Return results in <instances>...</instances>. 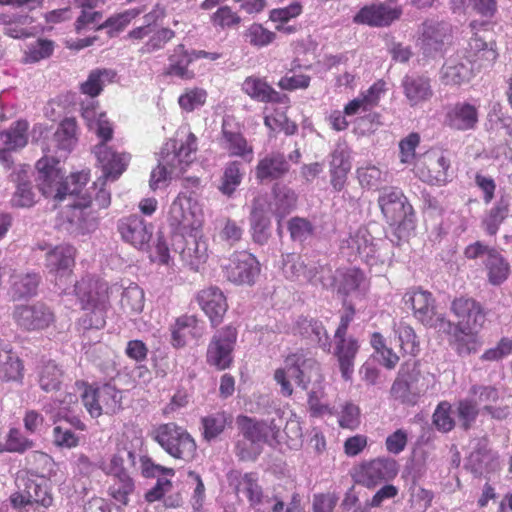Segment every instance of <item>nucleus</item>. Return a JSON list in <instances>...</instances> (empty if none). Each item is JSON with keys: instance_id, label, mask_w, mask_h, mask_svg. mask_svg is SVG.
<instances>
[{"instance_id": "39", "label": "nucleus", "mask_w": 512, "mask_h": 512, "mask_svg": "<svg viewBox=\"0 0 512 512\" xmlns=\"http://www.w3.org/2000/svg\"><path fill=\"white\" fill-rule=\"evenodd\" d=\"M296 332L323 350L330 351L331 343L322 323L312 318L301 317L296 323Z\"/></svg>"}, {"instance_id": "46", "label": "nucleus", "mask_w": 512, "mask_h": 512, "mask_svg": "<svg viewBox=\"0 0 512 512\" xmlns=\"http://www.w3.org/2000/svg\"><path fill=\"white\" fill-rule=\"evenodd\" d=\"M274 204L272 205V214L276 217L284 218L295 207L297 201L296 193L287 186H275L273 189Z\"/></svg>"}, {"instance_id": "21", "label": "nucleus", "mask_w": 512, "mask_h": 512, "mask_svg": "<svg viewBox=\"0 0 512 512\" xmlns=\"http://www.w3.org/2000/svg\"><path fill=\"white\" fill-rule=\"evenodd\" d=\"M236 338L237 331L232 326L217 331L208 346V363L219 370L228 368L232 362V351Z\"/></svg>"}, {"instance_id": "19", "label": "nucleus", "mask_w": 512, "mask_h": 512, "mask_svg": "<svg viewBox=\"0 0 512 512\" xmlns=\"http://www.w3.org/2000/svg\"><path fill=\"white\" fill-rule=\"evenodd\" d=\"M223 269L229 281L251 285L260 274V263L251 253L241 251L234 253Z\"/></svg>"}, {"instance_id": "50", "label": "nucleus", "mask_w": 512, "mask_h": 512, "mask_svg": "<svg viewBox=\"0 0 512 512\" xmlns=\"http://www.w3.org/2000/svg\"><path fill=\"white\" fill-rule=\"evenodd\" d=\"M198 321L193 315H182L171 325L172 344L175 347H182L186 343L188 335L194 336Z\"/></svg>"}, {"instance_id": "31", "label": "nucleus", "mask_w": 512, "mask_h": 512, "mask_svg": "<svg viewBox=\"0 0 512 512\" xmlns=\"http://www.w3.org/2000/svg\"><path fill=\"white\" fill-rule=\"evenodd\" d=\"M24 363L9 344H0V382L22 385Z\"/></svg>"}, {"instance_id": "18", "label": "nucleus", "mask_w": 512, "mask_h": 512, "mask_svg": "<svg viewBox=\"0 0 512 512\" xmlns=\"http://www.w3.org/2000/svg\"><path fill=\"white\" fill-rule=\"evenodd\" d=\"M398 473L394 459L376 458L362 463L355 473L356 482L367 488H373L382 482L392 480Z\"/></svg>"}, {"instance_id": "16", "label": "nucleus", "mask_w": 512, "mask_h": 512, "mask_svg": "<svg viewBox=\"0 0 512 512\" xmlns=\"http://www.w3.org/2000/svg\"><path fill=\"white\" fill-rule=\"evenodd\" d=\"M282 269L285 277L292 281L321 284L323 287L330 285L325 279L330 278V269L309 258L288 254L283 259Z\"/></svg>"}, {"instance_id": "9", "label": "nucleus", "mask_w": 512, "mask_h": 512, "mask_svg": "<svg viewBox=\"0 0 512 512\" xmlns=\"http://www.w3.org/2000/svg\"><path fill=\"white\" fill-rule=\"evenodd\" d=\"M243 439L237 443V454L243 460H254L260 453L264 443L272 444L277 441L281 424L274 419L258 421L247 416H240L237 420Z\"/></svg>"}, {"instance_id": "36", "label": "nucleus", "mask_w": 512, "mask_h": 512, "mask_svg": "<svg viewBox=\"0 0 512 512\" xmlns=\"http://www.w3.org/2000/svg\"><path fill=\"white\" fill-rule=\"evenodd\" d=\"M33 19L28 13H0V24L4 33L12 38H25L34 35Z\"/></svg>"}, {"instance_id": "58", "label": "nucleus", "mask_w": 512, "mask_h": 512, "mask_svg": "<svg viewBox=\"0 0 512 512\" xmlns=\"http://www.w3.org/2000/svg\"><path fill=\"white\" fill-rule=\"evenodd\" d=\"M203 437L207 441L217 438L225 429L227 417L225 413L218 412L203 417L201 420Z\"/></svg>"}, {"instance_id": "60", "label": "nucleus", "mask_w": 512, "mask_h": 512, "mask_svg": "<svg viewBox=\"0 0 512 512\" xmlns=\"http://www.w3.org/2000/svg\"><path fill=\"white\" fill-rule=\"evenodd\" d=\"M207 99V92L198 87L186 89L178 98L180 108L192 112L202 107Z\"/></svg>"}, {"instance_id": "6", "label": "nucleus", "mask_w": 512, "mask_h": 512, "mask_svg": "<svg viewBox=\"0 0 512 512\" xmlns=\"http://www.w3.org/2000/svg\"><path fill=\"white\" fill-rule=\"evenodd\" d=\"M73 293L84 311L80 324L84 329H101L106 324L109 308L108 285L106 282L85 276L77 281Z\"/></svg>"}, {"instance_id": "48", "label": "nucleus", "mask_w": 512, "mask_h": 512, "mask_svg": "<svg viewBox=\"0 0 512 512\" xmlns=\"http://www.w3.org/2000/svg\"><path fill=\"white\" fill-rule=\"evenodd\" d=\"M116 73L110 69H96L90 72L87 80L81 84V91L91 97L98 96L103 87L111 83Z\"/></svg>"}, {"instance_id": "33", "label": "nucleus", "mask_w": 512, "mask_h": 512, "mask_svg": "<svg viewBox=\"0 0 512 512\" xmlns=\"http://www.w3.org/2000/svg\"><path fill=\"white\" fill-rule=\"evenodd\" d=\"M290 165L283 153L273 151L259 160L255 175L261 181H273L282 178L288 173Z\"/></svg>"}, {"instance_id": "54", "label": "nucleus", "mask_w": 512, "mask_h": 512, "mask_svg": "<svg viewBox=\"0 0 512 512\" xmlns=\"http://www.w3.org/2000/svg\"><path fill=\"white\" fill-rule=\"evenodd\" d=\"M371 345L375 350V357L387 369H393L399 361V357L388 348L385 339L380 333H373L371 336Z\"/></svg>"}, {"instance_id": "63", "label": "nucleus", "mask_w": 512, "mask_h": 512, "mask_svg": "<svg viewBox=\"0 0 512 512\" xmlns=\"http://www.w3.org/2000/svg\"><path fill=\"white\" fill-rule=\"evenodd\" d=\"M264 124L271 131H284L287 135H292L297 130L296 124L289 121L284 112L278 110L271 114H266Z\"/></svg>"}, {"instance_id": "28", "label": "nucleus", "mask_w": 512, "mask_h": 512, "mask_svg": "<svg viewBox=\"0 0 512 512\" xmlns=\"http://www.w3.org/2000/svg\"><path fill=\"white\" fill-rule=\"evenodd\" d=\"M478 118V107L469 102L462 101L447 108L445 124L454 130L467 131L476 128Z\"/></svg>"}, {"instance_id": "49", "label": "nucleus", "mask_w": 512, "mask_h": 512, "mask_svg": "<svg viewBox=\"0 0 512 512\" xmlns=\"http://www.w3.org/2000/svg\"><path fill=\"white\" fill-rule=\"evenodd\" d=\"M243 175L244 171L240 162H228L223 170L221 184L219 186L220 192L225 196L231 197L241 184Z\"/></svg>"}, {"instance_id": "59", "label": "nucleus", "mask_w": 512, "mask_h": 512, "mask_svg": "<svg viewBox=\"0 0 512 512\" xmlns=\"http://www.w3.org/2000/svg\"><path fill=\"white\" fill-rule=\"evenodd\" d=\"M451 3L454 11L462 10L467 3V6L471 7L476 13L487 18L493 17L497 11L496 0H452Z\"/></svg>"}, {"instance_id": "8", "label": "nucleus", "mask_w": 512, "mask_h": 512, "mask_svg": "<svg viewBox=\"0 0 512 512\" xmlns=\"http://www.w3.org/2000/svg\"><path fill=\"white\" fill-rule=\"evenodd\" d=\"M320 378L318 362L302 350L287 355L283 366L277 368L273 375V379L280 387V393L284 397H290L293 394L291 379L297 386L306 390L311 381H318Z\"/></svg>"}, {"instance_id": "11", "label": "nucleus", "mask_w": 512, "mask_h": 512, "mask_svg": "<svg viewBox=\"0 0 512 512\" xmlns=\"http://www.w3.org/2000/svg\"><path fill=\"white\" fill-rule=\"evenodd\" d=\"M382 244V239L374 238L367 228L360 227L341 240L340 251L349 261L360 259L372 266L385 260Z\"/></svg>"}, {"instance_id": "25", "label": "nucleus", "mask_w": 512, "mask_h": 512, "mask_svg": "<svg viewBox=\"0 0 512 512\" xmlns=\"http://www.w3.org/2000/svg\"><path fill=\"white\" fill-rule=\"evenodd\" d=\"M184 245L180 250L182 261L192 270L198 271L208 259V244L200 231L186 232L181 235Z\"/></svg>"}, {"instance_id": "43", "label": "nucleus", "mask_w": 512, "mask_h": 512, "mask_svg": "<svg viewBox=\"0 0 512 512\" xmlns=\"http://www.w3.org/2000/svg\"><path fill=\"white\" fill-rule=\"evenodd\" d=\"M364 281V274L357 268L338 269L334 277L338 293L345 296L360 289Z\"/></svg>"}, {"instance_id": "32", "label": "nucleus", "mask_w": 512, "mask_h": 512, "mask_svg": "<svg viewBox=\"0 0 512 512\" xmlns=\"http://www.w3.org/2000/svg\"><path fill=\"white\" fill-rule=\"evenodd\" d=\"M197 301L202 310L209 317L212 325H218L222 321L228 305L220 289L210 287L201 290L197 295Z\"/></svg>"}, {"instance_id": "64", "label": "nucleus", "mask_w": 512, "mask_h": 512, "mask_svg": "<svg viewBox=\"0 0 512 512\" xmlns=\"http://www.w3.org/2000/svg\"><path fill=\"white\" fill-rule=\"evenodd\" d=\"M433 424L441 432H449L455 426V421L451 416V404L447 401L440 402L433 414Z\"/></svg>"}, {"instance_id": "17", "label": "nucleus", "mask_w": 512, "mask_h": 512, "mask_svg": "<svg viewBox=\"0 0 512 512\" xmlns=\"http://www.w3.org/2000/svg\"><path fill=\"white\" fill-rule=\"evenodd\" d=\"M420 378L421 373L417 362L414 360L405 362L401 365L391 386V397L402 404L411 406L417 404L421 395L427 390V387L419 384Z\"/></svg>"}, {"instance_id": "14", "label": "nucleus", "mask_w": 512, "mask_h": 512, "mask_svg": "<svg viewBox=\"0 0 512 512\" xmlns=\"http://www.w3.org/2000/svg\"><path fill=\"white\" fill-rule=\"evenodd\" d=\"M405 304L413 310V314L423 325L436 329L441 333H450L452 323L435 311V299L432 294L422 289H412L404 295Z\"/></svg>"}, {"instance_id": "5", "label": "nucleus", "mask_w": 512, "mask_h": 512, "mask_svg": "<svg viewBox=\"0 0 512 512\" xmlns=\"http://www.w3.org/2000/svg\"><path fill=\"white\" fill-rule=\"evenodd\" d=\"M82 116L87 121L89 128L96 132L103 141L95 147V155L106 180L115 181L126 169L130 160L125 153H116L105 144L112 138V125L104 113H98L94 107L82 109Z\"/></svg>"}, {"instance_id": "23", "label": "nucleus", "mask_w": 512, "mask_h": 512, "mask_svg": "<svg viewBox=\"0 0 512 512\" xmlns=\"http://www.w3.org/2000/svg\"><path fill=\"white\" fill-rule=\"evenodd\" d=\"M75 262V248L71 245H59L46 253L45 266L48 272L54 276L55 284L62 294H70L62 288V279L70 276Z\"/></svg>"}, {"instance_id": "15", "label": "nucleus", "mask_w": 512, "mask_h": 512, "mask_svg": "<svg viewBox=\"0 0 512 512\" xmlns=\"http://www.w3.org/2000/svg\"><path fill=\"white\" fill-rule=\"evenodd\" d=\"M77 388L84 407L93 418L103 413L113 414L120 408L121 393L110 384L92 388L84 383H77Z\"/></svg>"}, {"instance_id": "10", "label": "nucleus", "mask_w": 512, "mask_h": 512, "mask_svg": "<svg viewBox=\"0 0 512 512\" xmlns=\"http://www.w3.org/2000/svg\"><path fill=\"white\" fill-rule=\"evenodd\" d=\"M152 439L174 459L190 462L197 452L192 435L174 422L160 424L151 433Z\"/></svg>"}, {"instance_id": "51", "label": "nucleus", "mask_w": 512, "mask_h": 512, "mask_svg": "<svg viewBox=\"0 0 512 512\" xmlns=\"http://www.w3.org/2000/svg\"><path fill=\"white\" fill-rule=\"evenodd\" d=\"M135 491V482L128 476L111 478L108 487V495L117 503L126 506L129 504V497Z\"/></svg>"}, {"instance_id": "1", "label": "nucleus", "mask_w": 512, "mask_h": 512, "mask_svg": "<svg viewBox=\"0 0 512 512\" xmlns=\"http://www.w3.org/2000/svg\"><path fill=\"white\" fill-rule=\"evenodd\" d=\"M498 57L494 41H487L477 33L470 38L465 53L450 56L441 70L446 85H460L470 79L474 71L491 67Z\"/></svg>"}, {"instance_id": "38", "label": "nucleus", "mask_w": 512, "mask_h": 512, "mask_svg": "<svg viewBox=\"0 0 512 512\" xmlns=\"http://www.w3.org/2000/svg\"><path fill=\"white\" fill-rule=\"evenodd\" d=\"M335 355L338 358L342 377L349 380L353 373L354 358L358 352V343L353 338L335 337Z\"/></svg>"}, {"instance_id": "42", "label": "nucleus", "mask_w": 512, "mask_h": 512, "mask_svg": "<svg viewBox=\"0 0 512 512\" xmlns=\"http://www.w3.org/2000/svg\"><path fill=\"white\" fill-rule=\"evenodd\" d=\"M510 211V198L501 195L483 219V227L489 235H495Z\"/></svg>"}, {"instance_id": "4", "label": "nucleus", "mask_w": 512, "mask_h": 512, "mask_svg": "<svg viewBox=\"0 0 512 512\" xmlns=\"http://www.w3.org/2000/svg\"><path fill=\"white\" fill-rule=\"evenodd\" d=\"M37 186L39 191L47 198L58 201L67 196L79 195L89 180V173L80 171L72 173L64 179L59 160L45 155L36 163Z\"/></svg>"}, {"instance_id": "27", "label": "nucleus", "mask_w": 512, "mask_h": 512, "mask_svg": "<svg viewBox=\"0 0 512 512\" xmlns=\"http://www.w3.org/2000/svg\"><path fill=\"white\" fill-rule=\"evenodd\" d=\"M449 33L450 26L447 23L426 21L422 25L418 44L425 55L433 56L442 50Z\"/></svg>"}, {"instance_id": "55", "label": "nucleus", "mask_w": 512, "mask_h": 512, "mask_svg": "<svg viewBox=\"0 0 512 512\" xmlns=\"http://www.w3.org/2000/svg\"><path fill=\"white\" fill-rule=\"evenodd\" d=\"M246 42L256 48H263L270 45L276 38V34L261 24H251L243 33Z\"/></svg>"}, {"instance_id": "41", "label": "nucleus", "mask_w": 512, "mask_h": 512, "mask_svg": "<svg viewBox=\"0 0 512 512\" xmlns=\"http://www.w3.org/2000/svg\"><path fill=\"white\" fill-rule=\"evenodd\" d=\"M484 264L490 284L499 286L508 279L510 274L509 263L496 250L488 252V257L485 259Z\"/></svg>"}, {"instance_id": "13", "label": "nucleus", "mask_w": 512, "mask_h": 512, "mask_svg": "<svg viewBox=\"0 0 512 512\" xmlns=\"http://www.w3.org/2000/svg\"><path fill=\"white\" fill-rule=\"evenodd\" d=\"M414 172L429 185L444 186L452 179L451 161L440 149H430L417 157Z\"/></svg>"}, {"instance_id": "52", "label": "nucleus", "mask_w": 512, "mask_h": 512, "mask_svg": "<svg viewBox=\"0 0 512 512\" xmlns=\"http://www.w3.org/2000/svg\"><path fill=\"white\" fill-rule=\"evenodd\" d=\"M394 332L397 335L400 348L405 354L416 356L420 351V344L414 329L404 323L399 322L394 325Z\"/></svg>"}, {"instance_id": "47", "label": "nucleus", "mask_w": 512, "mask_h": 512, "mask_svg": "<svg viewBox=\"0 0 512 512\" xmlns=\"http://www.w3.org/2000/svg\"><path fill=\"white\" fill-rule=\"evenodd\" d=\"M126 458L134 464L135 453L131 450L118 449L117 452L111 456L108 462H101V464H99V468L111 478L128 476L129 474L124 467Z\"/></svg>"}, {"instance_id": "62", "label": "nucleus", "mask_w": 512, "mask_h": 512, "mask_svg": "<svg viewBox=\"0 0 512 512\" xmlns=\"http://www.w3.org/2000/svg\"><path fill=\"white\" fill-rule=\"evenodd\" d=\"M142 11L140 9H129L115 16L108 18L103 24L99 25L97 29L109 28V33L113 35L122 31L135 17Z\"/></svg>"}, {"instance_id": "26", "label": "nucleus", "mask_w": 512, "mask_h": 512, "mask_svg": "<svg viewBox=\"0 0 512 512\" xmlns=\"http://www.w3.org/2000/svg\"><path fill=\"white\" fill-rule=\"evenodd\" d=\"M403 10L400 6L391 7L385 3L363 7L355 16L354 22L369 26L383 27L400 18Z\"/></svg>"}, {"instance_id": "20", "label": "nucleus", "mask_w": 512, "mask_h": 512, "mask_svg": "<svg viewBox=\"0 0 512 512\" xmlns=\"http://www.w3.org/2000/svg\"><path fill=\"white\" fill-rule=\"evenodd\" d=\"M16 325L26 331H38L49 327L55 320L53 311L44 303L17 305L13 311Z\"/></svg>"}, {"instance_id": "53", "label": "nucleus", "mask_w": 512, "mask_h": 512, "mask_svg": "<svg viewBox=\"0 0 512 512\" xmlns=\"http://www.w3.org/2000/svg\"><path fill=\"white\" fill-rule=\"evenodd\" d=\"M357 177L363 188L378 189L381 184L387 182L388 173L375 165L367 164L357 169Z\"/></svg>"}, {"instance_id": "40", "label": "nucleus", "mask_w": 512, "mask_h": 512, "mask_svg": "<svg viewBox=\"0 0 512 512\" xmlns=\"http://www.w3.org/2000/svg\"><path fill=\"white\" fill-rule=\"evenodd\" d=\"M37 378L43 391H56L62 384L63 371L54 361H41L37 367Z\"/></svg>"}, {"instance_id": "12", "label": "nucleus", "mask_w": 512, "mask_h": 512, "mask_svg": "<svg viewBox=\"0 0 512 512\" xmlns=\"http://www.w3.org/2000/svg\"><path fill=\"white\" fill-rule=\"evenodd\" d=\"M168 220L180 235L200 231L204 221L202 204L192 193H179L170 206Z\"/></svg>"}, {"instance_id": "37", "label": "nucleus", "mask_w": 512, "mask_h": 512, "mask_svg": "<svg viewBox=\"0 0 512 512\" xmlns=\"http://www.w3.org/2000/svg\"><path fill=\"white\" fill-rule=\"evenodd\" d=\"M405 97L411 106H416L432 97L430 80L420 75H407L402 81Z\"/></svg>"}, {"instance_id": "30", "label": "nucleus", "mask_w": 512, "mask_h": 512, "mask_svg": "<svg viewBox=\"0 0 512 512\" xmlns=\"http://www.w3.org/2000/svg\"><path fill=\"white\" fill-rule=\"evenodd\" d=\"M28 123L26 121H17L7 130L0 132V161L9 166L11 162L10 152L26 146Z\"/></svg>"}, {"instance_id": "34", "label": "nucleus", "mask_w": 512, "mask_h": 512, "mask_svg": "<svg viewBox=\"0 0 512 512\" xmlns=\"http://www.w3.org/2000/svg\"><path fill=\"white\" fill-rule=\"evenodd\" d=\"M226 120L222 124L220 146L231 157H239L247 162H251L254 157L253 146L240 132L228 130Z\"/></svg>"}, {"instance_id": "57", "label": "nucleus", "mask_w": 512, "mask_h": 512, "mask_svg": "<svg viewBox=\"0 0 512 512\" xmlns=\"http://www.w3.org/2000/svg\"><path fill=\"white\" fill-rule=\"evenodd\" d=\"M54 50V44L47 39H38L26 46L24 50V61L26 63H36L42 59L48 58Z\"/></svg>"}, {"instance_id": "3", "label": "nucleus", "mask_w": 512, "mask_h": 512, "mask_svg": "<svg viewBox=\"0 0 512 512\" xmlns=\"http://www.w3.org/2000/svg\"><path fill=\"white\" fill-rule=\"evenodd\" d=\"M451 310L458 318L457 325L452 324L450 342L461 356L478 350L480 342L477 332L485 322V313L481 305L471 298L460 297L452 302Z\"/></svg>"}, {"instance_id": "2", "label": "nucleus", "mask_w": 512, "mask_h": 512, "mask_svg": "<svg viewBox=\"0 0 512 512\" xmlns=\"http://www.w3.org/2000/svg\"><path fill=\"white\" fill-rule=\"evenodd\" d=\"M196 151L197 137L189 129H179L176 138L167 141L161 149L159 164L150 175V188L157 190L168 178L183 174L194 161Z\"/></svg>"}, {"instance_id": "7", "label": "nucleus", "mask_w": 512, "mask_h": 512, "mask_svg": "<svg viewBox=\"0 0 512 512\" xmlns=\"http://www.w3.org/2000/svg\"><path fill=\"white\" fill-rule=\"evenodd\" d=\"M378 204L386 221L393 227L391 242L400 245L415 229V214L403 192L396 187L382 188Z\"/></svg>"}, {"instance_id": "45", "label": "nucleus", "mask_w": 512, "mask_h": 512, "mask_svg": "<svg viewBox=\"0 0 512 512\" xmlns=\"http://www.w3.org/2000/svg\"><path fill=\"white\" fill-rule=\"evenodd\" d=\"M77 123L73 118L64 119L56 132L53 141L58 150L64 154L69 153L76 143Z\"/></svg>"}, {"instance_id": "22", "label": "nucleus", "mask_w": 512, "mask_h": 512, "mask_svg": "<svg viewBox=\"0 0 512 512\" xmlns=\"http://www.w3.org/2000/svg\"><path fill=\"white\" fill-rule=\"evenodd\" d=\"M117 227L122 239L126 243L139 250H145L149 247L154 227L142 216L133 214L122 217L118 221Z\"/></svg>"}, {"instance_id": "44", "label": "nucleus", "mask_w": 512, "mask_h": 512, "mask_svg": "<svg viewBox=\"0 0 512 512\" xmlns=\"http://www.w3.org/2000/svg\"><path fill=\"white\" fill-rule=\"evenodd\" d=\"M40 276L35 272L20 273L12 276L11 292L15 299L32 297L36 294Z\"/></svg>"}, {"instance_id": "24", "label": "nucleus", "mask_w": 512, "mask_h": 512, "mask_svg": "<svg viewBox=\"0 0 512 512\" xmlns=\"http://www.w3.org/2000/svg\"><path fill=\"white\" fill-rule=\"evenodd\" d=\"M272 205L267 196L259 195L252 203L249 217L250 229L254 242L264 244L270 237Z\"/></svg>"}, {"instance_id": "35", "label": "nucleus", "mask_w": 512, "mask_h": 512, "mask_svg": "<svg viewBox=\"0 0 512 512\" xmlns=\"http://www.w3.org/2000/svg\"><path fill=\"white\" fill-rule=\"evenodd\" d=\"M242 91L258 102L284 103L287 99L285 95H281L273 89L264 79L256 76H249L244 80Z\"/></svg>"}, {"instance_id": "56", "label": "nucleus", "mask_w": 512, "mask_h": 512, "mask_svg": "<svg viewBox=\"0 0 512 512\" xmlns=\"http://www.w3.org/2000/svg\"><path fill=\"white\" fill-rule=\"evenodd\" d=\"M34 443L23 435L17 428H11L5 438V442H0L1 453H24L31 449Z\"/></svg>"}, {"instance_id": "29", "label": "nucleus", "mask_w": 512, "mask_h": 512, "mask_svg": "<svg viewBox=\"0 0 512 512\" xmlns=\"http://www.w3.org/2000/svg\"><path fill=\"white\" fill-rule=\"evenodd\" d=\"M195 60L194 50L190 51L183 44H179L169 52L164 74L172 78L191 80L195 77V72L189 66Z\"/></svg>"}, {"instance_id": "61", "label": "nucleus", "mask_w": 512, "mask_h": 512, "mask_svg": "<svg viewBox=\"0 0 512 512\" xmlns=\"http://www.w3.org/2000/svg\"><path fill=\"white\" fill-rule=\"evenodd\" d=\"M121 305L131 313H139L144 307V292L136 284L127 287L121 298Z\"/></svg>"}]
</instances>
